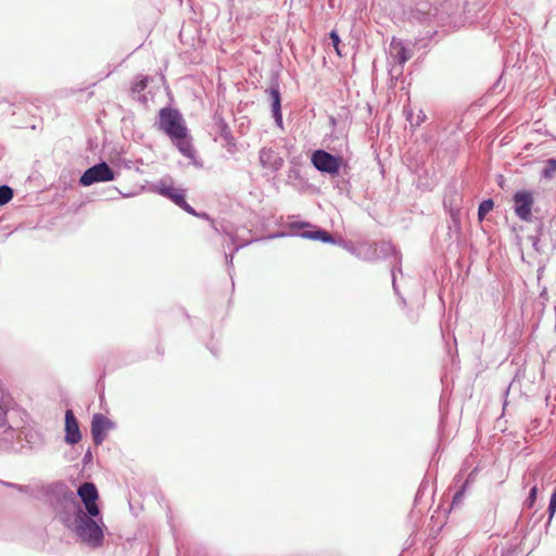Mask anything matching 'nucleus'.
I'll use <instances>...</instances> for the list:
<instances>
[{
    "instance_id": "nucleus-11",
    "label": "nucleus",
    "mask_w": 556,
    "mask_h": 556,
    "mask_svg": "<svg viewBox=\"0 0 556 556\" xmlns=\"http://www.w3.org/2000/svg\"><path fill=\"white\" fill-rule=\"evenodd\" d=\"M390 55L399 62L404 64L412 58V53L404 47L401 40L392 38L390 43Z\"/></svg>"
},
{
    "instance_id": "nucleus-12",
    "label": "nucleus",
    "mask_w": 556,
    "mask_h": 556,
    "mask_svg": "<svg viewBox=\"0 0 556 556\" xmlns=\"http://www.w3.org/2000/svg\"><path fill=\"white\" fill-rule=\"evenodd\" d=\"M302 237L311 240H319L326 243H334L332 236L326 230L321 229L304 231Z\"/></svg>"
},
{
    "instance_id": "nucleus-4",
    "label": "nucleus",
    "mask_w": 556,
    "mask_h": 556,
    "mask_svg": "<svg viewBox=\"0 0 556 556\" xmlns=\"http://www.w3.org/2000/svg\"><path fill=\"white\" fill-rule=\"evenodd\" d=\"M514 210L519 219L531 222L532 206L534 204V195L530 190L517 191L514 197Z\"/></svg>"
},
{
    "instance_id": "nucleus-21",
    "label": "nucleus",
    "mask_w": 556,
    "mask_h": 556,
    "mask_svg": "<svg viewBox=\"0 0 556 556\" xmlns=\"http://www.w3.org/2000/svg\"><path fill=\"white\" fill-rule=\"evenodd\" d=\"M4 426V412L0 407V427Z\"/></svg>"
},
{
    "instance_id": "nucleus-13",
    "label": "nucleus",
    "mask_w": 556,
    "mask_h": 556,
    "mask_svg": "<svg viewBox=\"0 0 556 556\" xmlns=\"http://www.w3.org/2000/svg\"><path fill=\"white\" fill-rule=\"evenodd\" d=\"M270 98L273 100V113L277 122H281V112H280V93L278 89L271 88L269 91Z\"/></svg>"
},
{
    "instance_id": "nucleus-8",
    "label": "nucleus",
    "mask_w": 556,
    "mask_h": 556,
    "mask_svg": "<svg viewBox=\"0 0 556 556\" xmlns=\"http://www.w3.org/2000/svg\"><path fill=\"white\" fill-rule=\"evenodd\" d=\"M113 427H114V424L104 415H102V414L93 415L92 421H91V434H92L94 444H97V445L101 444L104 441L106 433L111 429H113Z\"/></svg>"
},
{
    "instance_id": "nucleus-6",
    "label": "nucleus",
    "mask_w": 556,
    "mask_h": 556,
    "mask_svg": "<svg viewBox=\"0 0 556 556\" xmlns=\"http://www.w3.org/2000/svg\"><path fill=\"white\" fill-rule=\"evenodd\" d=\"M341 157H337L324 150H317L312 155L313 165L320 172L336 175L341 166Z\"/></svg>"
},
{
    "instance_id": "nucleus-3",
    "label": "nucleus",
    "mask_w": 556,
    "mask_h": 556,
    "mask_svg": "<svg viewBox=\"0 0 556 556\" xmlns=\"http://www.w3.org/2000/svg\"><path fill=\"white\" fill-rule=\"evenodd\" d=\"M156 192L159 194L169 199L172 202H174L176 205H178L180 208H182L188 214L198 216V213L194 211V208L186 202V200H185L186 194H185L184 189L175 187L172 182L161 180L156 185Z\"/></svg>"
},
{
    "instance_id": "nucleus-15",
    "label": "nucleus",
    "mask_w": 556,
    "mask_h": 556,
    "mask_svg": "<svg viewBox=\"0 0 556 556\" xmlns=\"http://www.w3.org/2000/svg\"><path fill=\"white\" fill-rule=\"evenodd\" d=\"M13 198V190L9 186H0V205L9 203Z\"/></svg>"
},
{
    "instance_id": "nucleus-9",
    "label": "nucleus",
    "mask_w": 556,
    "mask_h": 556,
    "mask_svg": "<svg viewBox=\"0 0 556 556\" xmlns=\"http://www.w3.org/2000/svg\"><path fill=\"white\" fill-rule=\"evenodd\" d=\"M258 159L262 167L270 172H277L283 166V159L274 148L261 149Z\"/></svg>"
},
{
    "instance_id": "nucleus-18",
    "label": "nucleus",
    "mask_w": 556,
    "mask_h": 556,
    "mask_svg": "<svg viewBox=\"0 0 556 556\" xmlns=\"http://www.w3.org/2000/svg\"><path fill=\"white\" fill-rule=\"evenodd\" d=\"M555 513H556V488L551 496V502H549V506H548L549 519L553 518Z\"/></svg>"
},
{
    "instance_id": "nucleus-14",
    "label": "nucleus",
    "mask_w": 556,
    "mask_h": 556,
    "mask_svg": "<svg viewBox=\"0 0 556 556\" xmlns=\"http://www.w3.org/2000/svg\"><path fill=\"white\" fill-rule=\"evenodd\" d=\"M494 203L491 199L484 200L480 203L478 208V217L480 220L484 218V216L493 210Z\"/></svg>"
},
{
    "instance_id": "nucleus-16",
    "label": "nucleus",
    "mask_w": 556,
    "mask_h": 556,
    "mask_svg": "<svg viewBox=\"0 0 556 556\" xmlns=\"http://www.w3.org/2000/svg\"><path fill=\"white\" fill-rule=\"evenodd\" d=\"M149 84V78L147 76H140L131 86V91L134 93H139L143 91Z\"/></svg>"
},
{
    "instance_id": "nucleus-17",
    "label": "nucleus",
    "mask_w": 556,
    "mask_h": 556,
    "mask_svg": "<svg viewBox=\"0 0 556 556\" xmlns=\"http://www.w3.org/2000/svg\"><path fill=\"white\" fill-rule=\"evenodd\" d=\"M329 38L331 40V43L336 50V53L339 56H342L341 50H340V37L336 30L330 31Z\"/></svg>"
},
{
    "instance_id": "nucleus-5",
    "label": "nucleus",
    "mask_w": 556,
    "mask_h": 556,
    "mask_svg": "<svg viewBox=\"0 0 556 556\" xmlns=\"http://www.w3.org/2000/svg\"><path fill=\"white\" fill-rule=\"evenodd\" d=\"M115 175L106 163L97 164L88 168L80 177L79 182L83 186H90L94 182H106L114 180Z\"/></svg>"
},
{
    "instance_id": "nucleus-7",
    "label": "nucleus",
    "mask_w": 556,
    "mask_h": 556,
    "mask_svg": "<svg viewBox=\"0 0 556 556\" xmlns=\"http://www.w3.org/2000/svg\"><path fill=\"white\" fill-rule=\"evenodd\" d=\"M77 494L85 505L87 514L91 517L100 515V509L97 504L99 493L96 485L91 482H84L77 490Z\"/></svg>"
},
{
    "instance_id": "nucleus-22",
    "label": "nucleus",
    "mask_w": 556,
    "mask_h": 556,
    "mask_svg": "<svg viewBox=\"0 0 556 556\" xmlns=\"http://www.w3.org/2000/svg\"><path fill=\"white\" fill-rule=\"evenodd\" d=\"M538 473V470H533L532 475L535 476Z\"/></svg>"
},
{
    "instance_id": "nucleus-2",
    "label": "nucleus",
    "mask_w": 556,
    "mask_h": 556,
    "mask_svg": "<svg viewBox=\"0 0 556 556\" xmlns=\"http://www.w3.org/2000/svg\"><path fill=\"white\" fill-rule=\"evenodd\" d=\"M76 533L80 540L90 546L98 547L103 542V531L91 516L79 510L75 517Z\"/></svg>"
},
{
    "instance_id": "nucleus-1",
    "label": "nucleus",
    "mask_w": 556,
    "mask_h": 556,
    "mask_svg": "<svg viewBox=\"0 0 556 556\" xmlns=\"http://www.w3.org/2000/svg\"><path fill=\"white\" fill-rule=\"evenodd\" d=\"M159 129L165 132L179 152L187 157L193 156V147L188 128L180 112L173 108H163L159 112Z\"/></svg>"
},
{
    "instance_id": "nucleus-19",
    "label": "nucleus",
    "mask_w": 556,
    "mask_h": 556,
    "mask_svg": "<svg viewBox=\"0 0 556 556\" xmlns=\"http://www.w3.org/2000/svg\"><path fill=\"white\" fill-rule=\"evenodd\" d=\"M536 495H538V486H536V484H534L530 490L528 502H527L529 507H532L534 505V503L536 501Z\"/></svg>"
},
{
    "instance_id": "nucleus-20",
    "label": "nucleus",
    "mask_w": 556,
    "mask_h": 556,
    "mask_svg": "<svg viewBox=\"0 0 556 556\" xmlns=\"http://www.w3.org/2000/svg\"><path fill=\"white\" fill-rule=\"evenodd\" d=\"M547 164H548V168L545 170V176L549 177L552 175V173H554L556 170V161L551 159V160H548Z\"/></svg>"
},
{
    "instance_id": "nucleus-10",
    "label": "nucleus",
    "mask_w": 556,
    "mask_h": 556,
    "mask_svg": "<svg viewBox=\"0 0 556 556\" xmlns=\"http://www.w3.org/2000/svg\"><path fill=\"white\" fill-rule=\"evenodd\" d=\"M81 440L79 425L72 409L65 412V442L73 445Z\"/></svg>"
}]
</instances>
